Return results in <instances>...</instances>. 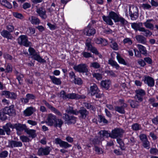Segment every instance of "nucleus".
Wrapping results in <instances>:
<instances>
[{"label": "nucleus", "instance_id": "423d86ee", "mask_svg": "<svg viewBox=\"0 0 158 158\" xmlns=\"http://www.w3.org/2000/svg\"><path fill=\"white\" fill-rule=\"evenodd\" d=\"M62 118L65 120V123L68 124H73L76 122V117L73 116H70L67 114H64Z\"/></svg>", "mask_w": 158, "mask_h": 158}, {"label": "nucleus", "instance_id": "f257e3e1", "mask_svg": "<svg viewBox=\"0 0 158 158\" xmlns=\"http://www.w3.org/2000/svg\"><path fill=\"white\" fill-rule=\"evenodd\" d=\"M124 132V130L122 129L116 128L112 130L111 133H110L109 136L113 139H115L118 137L121 138Z\"/></svg>", "mask_w": 158, "mask_h": 158}, {"label": "nucleus", "instance_id": "aec40b11", "mask_svg": "<svg viewBox=\"0 0 158 158\" xmlns=\"http://www.w3.org/2000/svg\"><path fill=\"white\" fill-rule=\"evenodd\" d=\"M14 73L16 76V79L19 82V83L20 85L23 84L22 81H23V78L24 77V75L19 73L16 70L14 71Z\"/></svg>", "mask_w": 158, "mask_h": 158}, {"label": "nucleus", "instance_id": "4468645a", "mask_svg": "<svg viewBox=\"0 0 158 158\" xmlns=\"http://www.w3.org/2000/svg\"><path fill=\"white\" fill-rule=\"evenodd\" d=\"M144 82L150 87H152L154 85V80L152 77L149 76H146L144 80Z\"/></svg>", "mask_w": 158, "mask_h": 158}, {"label": "nucleus", "instance_id": "bf43d9fd", "mask_svg": "<svg viewBox=\"0 0 158 158\" xmlns=\"http://www.w3.org/2000/svg\"><path fill=\"white\" fill-rule=\"evenodd\" d=\"M93 76L98 80H101L102 78V75L99 73H94L93 74Z\"/></svg>", "mask_w": 158, "mask_h": 158}, {"label": "nucleus", "instance_id": "e433bc0d", "mask_svg": "<svg viewBox=\"0 0 158 158\" xmlns=\"http://www.w3.org/2000/svg\"><path fill=\"white\" fill-rule=\"evenodd\" d=\"M128 101L130 103L131 106L132 108H137L139 105V101L131 100H129Z\"/></svg>", "mask_w": 158, "mask_h": 158}, {"label": "nucleus", "instance_id": "69168bd1", "mask_svg": "<svg viewBox=\"0 0 158 158\" xmlns=\"http://www.w3.org/2000/svg\"><path fill=\"white\" fill-rule=\"evenodd\" d=\"M131 19L132 20H135L138 17V14H132L129 13Z\"/></svg>", "mask_w": 158, "mask_h": 158}, {"label": "nucleus", "instance_id": "49530a36", "mask_svg": "<svg viewBox=\"0 0 158 158\" xmlns=\"http://www.w3.org/2000/svg\"><path fill=\"white\" fill-rule=\"evenodd\" d=\"M151 20H148L146 22L144 23V24L145 27L151 29H153L154 28L153 25L151 23H149Z\"/></svg>", "mask_w": 158, "mask_h": 158}, {"label": "nucleus", "instance_id": "6e6d98bb", "mask_svg": "<svg viewBox=\"0 0 158 158\" xmlns=\"http://www.w3.org/2000/svg\"><path fill=\"white\" fill-rule=\"evenodd\" d=\"M129 13L136 14L138 13V10L137 7H131L129 10Z\"/></svg>", "mask_w": 158, "mask_h": 158}, {"label": "nucleus", "instance_id": "0e129e2a", "mask_svg": "<svg viewBox=\"0 0 158 158\" xmlns=\"http://www.w3.org/2000/svg\"><path fill=\"white\" fill-rule=\"evenodd\" d=\"M60 97L64 99H67V94H66L64 90H62L60 92Z\"/></svg>", "mask_w": 158, "mask_h": 158}, {"label": "nucleus", "instance_id": "13d9d810", "mask_svg": "<svg viewBox=\"0 0 158 158\" xmlns=\"http://www.w3.org/2000/svg\"><path fill=\"white\" fill-rule=\"evenodd\" d=\"M83 56L85 58H89L92 57V55L89 52L83 51L81 53Z\"/></svg>", "mask_w": 158, "mask_h": 158}, {"label": "nucleus", "instance_id": "0eeeda50", "mask_svg": "<svg viewBox=\"0 0 158 158\" xmlns=\"http://www.w3.org/2000/svg\"><path fill=\"white\" fill-rule=\"evenodd\" d=\"M56 118V115L52 114H49L48 115L45 123L48 126H53Z\"/></svg>", "mask_w": 158, "mask_h": 158}, {"label": "nucleus", "instance_id": "cd10ccee", "mask_svg": "<svg viewBox=\"0 0 158 158\" xmlns=\"http://www.w3.org/2000/svg\"><path fill=\"white\" fill-rule=\"evenodd\" d=\"M103 140V139H102L100 137H96L94 139H91L90 141L91 143L93 144L95 146L96 145L99 144L101 142V140Z\"/></svg>", "mask_w": 158, "mask_h": 158}, {"label": "nucleus", "instance_id": "052dcab7", "mask_svg": "<svg viewBox=\"0 0 158 158\" xmlns=\"http://www.w3.org/2000/svg\"><path fill=\"white\" fill-rule=\"evenodd\" d=\"M74 82L75 84L79 85H81L82 83V80L80 78L75 77L74 79Z\"/></svg>", "mask_w": 158, "mask_h": 158}, {"label": "nucleus", "instance_id": "680f3d73", "mask_svg": "<svg viewBox=\"0 0 158 158\" xmlns=\"http://www.w3.org/2000/svg\"><path fill=\"white\" fill-rule=\"evenodd\" d=\"M26 97L27 98L28 100L31 99H35L36 97L35 95L31 94H28L26 95Z\"/></svg>", "mask_w": 158, "mask_h": 158}, {"label": "nucleus", "instance_id": "9b49d317", "mask_svg": "<svg viewBox=\"0 0 158 158\" xmlns=\"http://www.w3.org/2000/svg\"><path fill=\"white\" fill-rule=\"evenodd\" d=\"M36 12L42 19H45L47 18V16L46 14V11L45 8L42 7L37 8Z\"/></svg>", "mask_w": 158, "mask_h": 158}, {"label": "nucleus", "instance_id": "58836bf2", "mask_svg": "<svg viewBox=\"0 0 158 158\" xmlns=\"http://www.w3.org/2000/svg\"><path fill=\"white\" fill-rule=\"evenodd\" d=\"M120 22L121 25L123 26H125L128 23L127 21L121 17H119L117 21H116V22Z\"/></svg>", "mask_w": 158, "mask_h": 158}, {"label": "nucleus", "instance_id": "4be33fe9", "mask_svg": "<svg viewBox=\"0 0 158 158\" xmlns=\"http://www.w3.org/2000/svg\"><path fill=\"white\" fill-rule=\"evenodd\" d=\"M25 132L29 135V137H31L32 138H34L36 137V131L34 130H29L27 128L25 129Z\"/></svg>", "mask_w": 158, "mask_h": 158}, {"label": "nucleus", "instance_id": "ddd939ff", "mask_svg": "<svg viewBox=\"0 0 158 158\" xmlns=\"http://www.w3.org/2000/svg\"><path fill=\"white\" fill-rule=\"evenodd\" d=\"M2 95H4L6 98L13 99H15L17 97V94L15 93L8 91H3Z\"/></svg>", "mask_w": 158, "mask_h": 158}, {"label": "nucleus", "instance_id": "774afa93", "mask_svg": "<svg viewBox=\"0 0 158 158\" xmlns=\"http://www.w3.org/2000/svg\"><path fill=\"white\" fill-rule=\"evenodd\" d=\"M8 155V152L6 151H4L0 153V157L4 158L6 157Z\"/></svg>", "mask_w": 158, "mask_h": 158}, {"label": "nucleus", "instance_id": "473e14b6", "mask_svg": "<svg viewBox=\"0 0 158 158\" xmlns=\"http://www.w3.org/2000/svg\"><path fill=\"white\" fill-rule=\"evenodd\" d=\"M138 48L140 52L143 55H146L147 54V51L145 47L140 44H137Z\"/></svg>", "mask_w": 158, "mask_h": 158}, {"label": "nucleus", "instance_id": "a18cd8bd", "mask_svg": "<svg viewBox=\"0 0 158 158\" xmlns=\"http://www.w3.org/2000/svg\"><path fill=\"white\" fill-rule=\"evenodd\" d=\"M6 114H7L4 113L3 109L0 111V118L1 120L4 121L7 119V116L6 115Z\"/></svg>", "mask_w": 158, "mask_h": 158}, {"label": "nucleus", "instance_id": "79ce46f5", "mask_svg": "<svg viewBox=\"0 0 158 158\" xmlns=\"http://www.w3.org/2000/svg\"><path fill=\"white\" fill-rule=\"evenodd\" d=\"M109 44L110 47L114 50H116L118 49V45L116 42L113 40H111V42H110Z\"/></svg>", "mask_w": 158, "mask_h": 158}, {"label": "nucleus", "instance_id": "a878e982", "mask_svg": "<svg viewBox=\"0 0 158 158\" xmlns=\"http://www.w3.org/2000/svg\"><path fill=\"white\" fill-rule=\"evenodd\" d=\"M1 35L4 37L8 39H12L13 38L10 33L6 30H3L1 32Z\"/></svg>", "mask_w": 158, "mask_h": 158}, {"label": "nucleus", "instance_id": "4d7b16f0", "mask_svg": "<svg viewBox=\"0 0 158 158\" xmlns=\"http://www.w3.org/2000/svg\"><path fill=\"white\" fill-rule=\"evenodd\" d=\"M136 94L143 96L145 94V91L142 89H138L135 90Z\"/></svg>", "mask_w": 158, "mask_h": 158}, {"label": "nucleus", "instance_id": "338daca9", "mask_svg": "<svg viewBox=\"0 0 158 158\" xmlns=\"http://www.w3.org/2000/svg\"><path fill=\"white\" fill-rule=\"evenodd\" d=\"M20 139L23 142H27L30 141L29 139L27 137L24 136H22L20 137Z\"/></svg>", "mask_w": 158, "mask_h": 158}, {"label": "nucleus", "instance_id": "f03ea898", "mask_svg": "<svg viewBox=\"0 0 158 158\" xmlns=\"http://www.w3.org/2000/svg\"><path fill=\"white\" fill-rule=\"evenodd\" d=\"M28 37L24 35L20 36L18 38V43L20 45H23L26 47L31 46V43L28 41Z\"/></svg>", "mask_w": 158, "mask_h": 158}, {"label": "nucleus", "instance_id": "09e8293b", "mask_svg": "<svg viewBox=\"0 0 158 158\" xmlns=\"http://www.w3.org/2000/svg\"><path fill=\"white\" fill-rule=\"evenodd\" d=\"M117 143L119 144L120 148L122 150L125 149L124 144L122 140L120 138L117 139Z\"/></svg>", "mask_w": 158, "mask_h": 158}, {"label": "nucleus", "instance_id": "dca6fc26", "mask_svg": "<svg viewBox=\"0 0 158 158\" xmlns=\"http://www.w3.org/2000/svg\"><path fill=\"white\" fill-rule=\"evenodd\" d=\"M98 92H100V90L96 84H93L92 85H91L90 88L89 93L91 95H95L96 93Z\"/></svg>", "mask_w": 158, "mask_h": 158}, {"label": "nucleus", "instance_id": "e2e57ef3", "mask_svg": "<svg viewBox=\"0 0 158 158\" xmlns=\"http://www.w3.org/2000/svg\"><path fill=\"white\" fill-rule=\"evenodd\" d=\"M150 152L151 154L156 155L158 153V150L156 148H151L150 149Z\"/></svg>", "mask_w": 158, "mask_h": 158}, {"label": "nucleus", "instance_id": "603ef678", "mask_svg": "<svg viewBox=\"0 0 158 158\" xmlns=\"http://www.w3.org/2000/svg\"><path fill=\"white\" fill-rule=\"evenodd\" d=\"M5 73H10L12 72V65L9 64H8L6 66Z\"/></svg>", "mask_w": 158, "mask_h": 158}, {"label": "nucleus", "instance_id": "864d4df0", "mask_svg": "<svg viewBox=\"0 0 158 158\" xmlns=\"http://www.w3.org/2000/svg\"><path fill=\"white\" fill-rule=\"evenodd\" d=\"M132 129L134 131H138L140 129L141 126L137 123H135L131 126Z\"/></svg>", "mask_w": 158, "mask_h": 158}, {"label": "nucleus", "instance_id": "37998d69", "mask_svg": "<svg viewBox=\"0 0 158 158\" xmlns=\"http://www.w3.org/2000/svg\"><path fill=\"white\" fill-rule=\"evenodd\" d=\"M140 30V31L144 32V33H143V34L146 37L151 35H152V33L151 32L148 30L145 29L144 27H143Z\"/></svg>", "mask_w": 158, "mask_h": 158}, {"label": "nucleus", "instance_id": "b1692460", "mask_svg": "<svg viewBox=\"0 0 158 158\" xmlns=\"http://www.w3.org/2000/svg\"><path fill=\"white\" fill-rule=\"evenodd\" d=\"M34 108L30 107L27 108L23 112L24 114L26 116H31L34 112Z\"/></svg>", "mask_w": 158, "mask_h": 158}, {"label": "nucleus", "instance_id": "412c9836", "mask_svg": "<svg viewBox=\"0 0 158 158\" xmlns=\"http://www.w3.org/2000/svg\"><path fill=\"white\" fill-rule=\"evenodd\" d=\"M131 24L132 28L136 31L138 30L140 31V30L143 28V27H141L143 25V24L142 23H131Z\"/></svg>", "mask_w": 158, "mask_h": 158}, {"label": "nucleus", "instance_id": "72a5a7b5", "mask_svg": "<svg viewBox=\"0 0 158 158\" xmlns=\"http://www.w3.org/2000/svg\"><path fill=\"white\" fill-rule=\"evenodd\" d=\"M63 123V121L61 119L59 118H56V121L55 122V123L54 124L53 126L56 128H57V127L60 128L61 127Z\"/></svg>", "mask_w": 158, "mask_h": 158}, {"label": "nucleus", "instance_id": "7ed1b4c3", "mask_svg": "<svg viewBox=\"0 0 158 158\" xmlns=\"http://www.w3.org/2000/svg\"><path fill=\"white\" fill-rule=\"evenodd\" d=\"M89 112L84 107H81L77 111L76 115H79V117L82 119H85L88 116Z\"/></svg>", "mask_w": 158, "mask_h": 158}, {"label": "nucleus", "instance_id": "20e7f679", "mask_svg": "<svg viewBox=\"0 0 158 158\" xmlns=\"http://www.w3.org/2000/svg\"><path fill=\"white\" fill-rule=\"evenodd\" d=\"M91 39H88L86 40L85 45L87 48V50L90 51L95 55H99V52L97 49L91 44Z\"/></svg>", "mask_w": 158, "mask_h": 158}, {"label": "nucleus", "instance_id": "c756f323", "mask_svg": "<svg viewBox=\"0 0 158 158\" xmlns=\"http://www.w3.org/2000/svg\"><path fill=\"white\" fill-rule=\"evenodd\" d=\"M32 58L40 63H45L46 60L42 58L39 55L36 53L32 56Z\"/></svg>", "mask_w": 158, "mask_h": 158}, {"label": "nucleus", "instance_id": "3c124183", "mask_svg": "<svg viewBox=\"0 0 158 158\" xmlns=\"http://www.w3.org/2000/svg\"><path fill=\"white\" fill-rule=\"evenodd\" d=\"M90 67L95 69H97L100 67V65L98 62H95L91 63L90 64Z\"/></svg>", "mask_w": 158, "mask_h": 158}, {"label": "nucleus", "instance_id": "f3484780", "mask_svg": "<svg viewBox=\"0 0 158 158\" xmlns=\"http://www.w3.org/2000/svg\"><path fill=\"white\" fill-rule=\"evenodd\" d=\"M127 105L126 104H123L121 106H115L114 107V110L116 111L121 114H124L125 113L124 108L127 107Z\"/></svg>", "mask_w": 158, "mask_h": 158}, {"label": "nucleus", "instance_id": "393cba45", "mask_svg": "<svg viewBox=\"0 0 158 158\" xmlns=\"http://www.w3.org/2000/svg\"><path fill=\"white\" fill-rule=\"evenodd\" d=\"M135 38L137 41L139 43L145 44L146 42V38L143 35H137L135 36Z\"/></svg>", "mask_w": 158, "mask_h": 158}, {"label": "nucleus", "instance_id": "ea45409f", "mask_svg": "<svg viewBox=\"0 0 158 158\" xmlns=\"http://www.w3.org/2000/svg\"><path fill=\"white\" fill-rule=\"evenodd\" d=\"M98 121L100 123L103 122L104 124H107L108 121L105 118L104 116L99 115H98Z\"/></svg>", "mask_w": 158, "mask_h": 158}, {"label": "nucleus", "instance_id": "f704fd0d", "mask_svg": "<svg viewBox=\"0 0 158 158\" xmlns=\"http://www.w3.org/2000/svg\"><path fill=\"white\" fill-rule=\"evenodd\" d=\"M0 2L1 4L7 8L10 9L12 7V6L6 0H0Z\"/></svg>", "mask_w": 158, "mask_h": 158}, {"label": "nucleus", "instance_id": "9d476101", "mask_svg": "<svg viewBox=\"0 0 158 158\" xmlns=\"http://www.w3.org/2000/svg\"><path fill=\"white\" fill-rule=\"evenodd\" d=\"M51 150V148L49 147L44 148H41L39 149L37 153L39 156L47 155L49 154Z\"/></svg>", "mask_w": 158, "mask_h": 158}, {"label": "nucleus", "instance_id": "de8ad7c7", "mask_svg": "<svg viewBox=\"0 0 158 158\" xmlns=\"http://www.w3.org/2000/svg\"><path fill=\"white\" fill-rule=\"evenodd\" d=\"M86 35L89 36L91 35H94L95 33V30L94 28H89V29L87 30V31H86Z\"/></svg>", "mask_w": 158, "mask_h": 158}, {"label": "nucleus", "instance_id": "f8f14e48", "mask_svg": "<svg viewBox=\"0 0 158 158\" xmlns=\"http://www.w3.org/2000/svg\"><path fill=\"white\" fill-rule=\"evenodd\" d=\"M14 105H11L9 107H6L4 108L3 111L4 113L7 114L10 116H12L15 115V110L14 109Z\"/></svg>", "mask_w": 158, "mask_h": 158}, {"label": "nucleus", "instance_id": "39448f33", "mask_svg": "<svg viewBox=\"0 0 158 158\" xmlns=\"http://www.w3.org/2000/svg\"><path fill=\"white\" fill-rule=\"evenodd\" d=\"M73 69L77 72L81 73H87L88 72L87 66L85 64H80L74 66Z\"/></svg>", "mask_w": 158, "mask_h": 158}, {"label": "nucleus", "instance_id": "4c0bfd02", "mask_svg": "<svg viewBox=\"0 0 158 158\" xmlns=\"http://www.w3.org/2000/svg\"><path fill=\"white\" fill-rule=\"evenodd\" d=\"M98 134L100 135V136L99 137H100L101 139H102V137H110V133H109L107 131L105 130H101L99 132Z\"/></svg>", "mask_w": 158, "mask_h": 158}, {"label": "nucleus", "instance_id": "5701e85b", "mask_svg": "<svg viewBox=\"0 0 158 158\" xmlns=\"http://www.w3.org/2000/svg\"><path fill=\"white\" fill-rule=\"evenodd\" d=\"M81 96L75 93H71L67 94V99H79L83 98Z\"/></svg>", "mask_w": 158, "mask_h": 158}, {"label": "nucleus", "instance_id": "7c9ffc66", "mask_svg": "<svg viewBox=\"0 0 158 158\" xmlns=\"http://www.w3.org/2000/svg\"><path fill=\"white\" fill-rule=\"evenodd\" d=\"M108 15L111 19H113L115 23L119 17L116 13L113 11L110 12Z\"/></svg>", "mask_w": 158, "mask_h": 158}, {"label": "nucleus", "instance_id": "6e6552de", "mask_svg": "<svg viewBox=\"0 0 158 158\" xmlns=\"http://www.w3.org/2000/svg\"><path fill=\"white\" fill-rule=\"evenodd\" d=\"M55 143L56 144L59 145L61 147L67 148L71 146V144H69L67 142L63 141L59 138H57L55 139Z\"/></svg>", "mask_w": 158, "mask_h": 158}, {"label": "nucleus", "instance_id": "c03bdc74", "mask_svg": "<svg viewBox=\"0 0 158 158\" xmlns=\"http://www.w3.org/2000/svg\"><path fill=\"white\" fill-rule=\"evenodd\" d=\"M117 58L118 62L119 63L122 64L124 65H127V63L125 62V60L122 58L118 54L117 56Z\"/></svg>", "mask_w": 158, "mask_h": 158}, {"label": "nucleus", "instance_id": "8fccbe9b", "mask_svg": "<svg viewBox=\"0 0 158 158\" xmlns=\"http://www.w3.org/2000/svg\"><path fill=\"white\" fill-rule=\"evenodd\" d=\"M31 23L32 24H38L40 22V20L39 19L35 16H32L31 17Z\"/></svg>", "mask_w": 158, "mask_h": 158}, {"label": "nucleus", "instance_id": "a19ab883", "mask_svg": "<svg viewBox=\"0 0 158 158\" xmlns=\"http://www.w3.org/2000/svg\"><path fill=\"white\" fill-rule=\"evenodd\" d=\"M77 110H74L73 107L69 106L67 109L66 110V112L68 114H72L76 115Z\"/></svg>", "mask_w": 158, "mask_h": 158}, {"label": "nucleus", "instance_id": "5fc2aeb1", "mask_svg": "<svg viewBox=\"0 0 158 158\" xmlns=\"http://www.w3.org/2000/svg\"><path fill=\"white\" fill-rule=\"evenodd\" d=\"M85 107L87 109H91L93 110L94 111L95 110V107L93 106L91 103L85 102L84 103Z\"/></svg>", "mask_w": 158, "mask_h": 158}, {"label": "nucleus", "instance_id": "c85d7f7f", "mask_svg": "<svg viewBox=\"0 0 158 158\" xmlns=\"http://www.w3.org/2000/svg\"><path fill=\"white\" fill-rule=\"evenodd\" d=\"M110 84V81L108 80L102 81L101 83V85L106 89L109 88Z\"/></svg>", "mask_w": 158, "mask_h": 158}, {"label": "nucleus", "instance_id": "bb28decb", "mask_svg": "<svg viewBox=\"0 0 158 158\" xmlns=\"http://www.w3.org/2000/svg\"><path fill=\"white\" fill-rule=\"evenodd\" d=\"M49 77L53 84L56 85L61 84V82L60 79L57 78L54 76H49Z\"/></svg>", "mask_w": 158, "mask_h": 158}, {"label": "nucleus", "instance_id": "a211bd4d", "mask_svg": "<svg viewBox=\"0 0 158 158\" xmlns=\"http://www.w3.org/2000/svg\"><path fill=\"white\" fill-rule=\"evenodd\" d=\"M10 128L13 129V124L10 123H8L6 124L5 125L3 126V128L8 135H9L11 132L10 130Z\"/></svg>", "mask_w": 158, "mask_h": 158}, {"label": "nucleus", "instance_id": "c9c22d12", "mask_svg": "<svg viewBox=\"0 0 158 158\" xmlns=\"http://www.w3.org/2000/svg\"><path fill=\"white\" fill-rule=\"evenodd\" d=\"M108 64L111 65L112 67H115L117 69H118L120 67L119 65L115 61L111 59L109 60Z\"/></svg>", "mask_w": 158, "mask_h": 158}, {"label": "nucleus", "instance_id": "2eb2a0df", "mask_svg": "<svg viewBox=\"0 0 158 158\" xmlns=\"http://www.w3.org/2000/svg\"><path fill=\"white\" fill-rule=\"evenodd\" d=\"M22 146V143L20 141L15 140L9 141L8 147L11 148L21 147Z\"/></svg>", "mask_w": 158, "mask_h": 158}, {"label": "nucleus", "instance_id": "6ab92c4d", "mask_svg": "<svg viewBox=\"0 0 158 158\" xmlns=\"http://www.w3.org/2000/svg\"><path fill=\"white\" fill-rule=\"evenodd\" d=\"M13 129L15 128L17 131H22L23 130L25 131L26 128V126L25 125L21 124L19 123H16L13 124Z\"/></svg>", "mask_w": 158, "mask_h": 158}, {"label": "nucleus", "instance_id": "1a4fd4ad", "mask_svg": "<svg viewBox=\"0 0 158 158\" xmlns=\"http://www.w3.org/2000/svg\"><path fill=\"white\" fill-rule=\"evenodd\" d=\"M140 140L143 142V146L145 148H149L150 145V143L146 135L143 134H141L139 135Z\"/></svg>", "mask_w": 158, "mask_h": 158}, {"label": "nucleus", "instance_id": "2f4dec72", "mask_svg": "<svg viewBox=\"0 0 158 158\" xmlns=\"http://www.w3.org/2000/svg\"><path fill=\"white\" fill-rule=\"evenodd\" d=\"M103 21L105 22L107 24L109 25H112L113 24V23L110 18L109 16H106L103 15L102 17Z\"/></svg>", "mask_w": 158, "mask_h": 158}]
</instances>
